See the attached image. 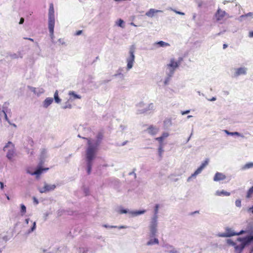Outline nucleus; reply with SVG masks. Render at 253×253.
I'll use <instances>...</instances> for the list:
<instances>
[{
    "instance_id": "nucleus-30",
    "label": "nucleus",
    "mask_w": 253,
    "mask_h": 253,
    "mask_svg": "<svg viewBox=\"0 0 253 253\" xmlns=\"http://www.w3.org/2000/svg\"><path fill=\"white\" fill-rule=\"evenodd\" d=\"M54 99L55 102L57 103H60V102L61 101V99L59 97L58 91L57 90H56L55 92H54Z\"/></svg>"
},
{
    "instance_id": "nucleus-61",
    "label": "nucleus",
    "mask_w": 253,
    "mask_h": 253,
    "mask_svg": "<svg viewBox=\"0 0 253 253\" xmlns=\"http://www.w3.org/2000/svg\"><path fill=\"white\" fill-rule=\"evenodd\" d=\"M29 221H30V219H29V218L26 219L25 220V222H26V223L27 224H28V223H29Z\"/></svg>"
},
{
    "instance_id": "nucleus-21",
    "label": "nucleus",
    "mask_w": 253,
    "mask_h": 253,
    "mask_svg": "<svg viewBox=\"0 0 253 253\" xmlns=\"http://www.w3.org/2000/svg\"><path fill=\"white\" fill-rule=\"evenodd\" d=\"M226 178V176L223 173L217 172L213 177L214 181H219L220 180H224Z\"/></svg>"
},
{
    "instance_id": "nucleus-2",
    "label": "nucleus",
    "mask_w": 253,
    "mask_h": 253,
    "mask_svg": "<svg viewBox=\"0 0 253 253\" xmlns=\"http://www.w3.org/2000/svg\"><path fill=\"white\" fill-rule=\"evenodd\" d=\"M253 241V235L245 238H238L236 242L233 241L231 239L226 240V242L229 245L234 247L237 253H241L245 247Z\"/></svg>"
},
{
    "instance_id": "nucleus-28",
    "label": "nucleus",
    "mask_w": 253,
    "mask_h": 253,
    "mask_svg": "<svg viewBox=\"0 0 253 253\" xmlns=\"http://www.w3.org/2000/svg\"><path fill=\"white\" fill-rule=\"evenodd\" d=\"M251 168H253V162H250L246 164L244 166L242 167V169L243 170H245Z\"/></svg>"
},
{
    "instance_id": "nucleus-10",
    "label": "nucleus",
    "mask_w": 253,
    "mask_h": 253,
    "mask_svg": "<svg viewBox=\"0 0 253 253\" xmlns=\"http://www.w3.org/2000/svg\"><path fill=\"white\" fill-rule=\"evenodd\" d=\"M169 135V132H163L160 136L155 138V140L158 141V144L166 145L167 142L165 140Z\"/></svg>"
},
{
    "instance_id": "nucleus-42",
    "label": "nucleus",
    "mask_w": 253,
    "mask_h": 253,
    "mask_svg": "<svg viewBox=\"0 0 253 253\" xmlns=\"http://www.w3.org/2000/svg\"><path fill=\"white\" fill-rule=\"evenodd\" d=\"M28 145H29V147H32L33 146V144H34L33 141L31 139H29L28 140Z\"/></svg>"
},
{
    "instance_id": "nucleus-29",
    "label": "nucleus",
    "mask_w": 253,
    "mask_h": 253,
    "mask_svg": "<svg viewBox=\"0 0 253 253\" xmlns=\"http://www.w3.org/2000/svg\"><path fill=\"white\" fill-rule=\"evenodd\" d=\"M253 12H249L247 14H246L245 15H242L241 16H240V17L239 18V20L240 21H243L244 20V19L245 17H250L251 18H253Z\"/></svg>"
},
{
    "instance_id": "nucleus-11",
    "label": "nucleus",
    "mask_w": 253,
    "mask_h": 253,
    "mask_svg": "<svg viewBox=\"0 0 253 253\" xmlns=\"http://www.w3.org/2000/svg\"><path fill=\"white\" fill-rule=\"evenodd\" d=\"M227 15V13L225 11L218 8L215 14V18L217 21L221 22L223 21L224 17Z\"/></svg>"
},
{
    "instance_id": "nucleus-20",
    "label": "nucleus",
    "mask_w": 253,
    "mask_h": 253,
    "mask_svg": "<svg viewBox=\"0 0 253 253\" xmlns=\"http://www.w3.org/2000/svg\"><path fill=\"white\" fill-rule=\"evenodd\" d=\"M48 169V168L42 169L41 167H39L37 169L33 172L30 171L29 170H28L27 172L31 175H37V177H38L43 171H46Z\"/></svg>"
},
{
    "instance_id": "nucleus-18",
    "label": "nucleus",
    "mask_w": 253,
    "mask_h": 253,
    "mask_svg": "<svg viewBox=\"0 0 253 253\" xmlns=\"http://www.w3.org/2000/svg\"><path fill=\"white\" fill-rule=\"evenodd\" d=\"M28 88L31 91L37 95H40L44 92V90L42 88H36L32 86H28Z\"/></svg>"
},
{
    "instance_id": "nucleus-25",
    "label": "nucleus",
    "mask_w": 253,
    "mask_h": 253,
    "mask_svg": "<svg viewBox=\"0 0 253 253\" xmlns=\"http://www.w3.org/2000/svg\"><path fill=\"white\" fill-rule=\"evenodd\" d=\"M159 241L158 238H154L150 239L146 243L147 246H152L153 245H158Z\"/></svg>"
},
{
    "instance_id": "nucleus-3",
    "label": "nucleus",
    "mask_w": 253,
    "mask_h": 253,
    "mask_svg": "<svg viewBox=\"0 0 253 253\" xmlns=\"http://www.w3.org/2000/svg\"><path fill=\"white\" fill-rule=\"evenodd\" d=\"M55 23V16L54 5L52 3H50L49 5V9L48 11V28L50 34V38L53 40L54 36V28Z\"/></svg>"
},
{
    "instance_id": "nucleus-59",
    "label": "nucleus",
    "mask_w": 253,
    "mask_h": 253,
    "mask_svg": "<svg viewBox=\"0 0 253 253\" xmlns=\"http://www.w3.org/2000/svg\"><path fill=\"white\" fill-rule=\"evenodd\" d=\"M216 98L215 97H213L212 98H211V99H210L209 100L211 101H215L216 100Z\"/></svg>"
},
{
    "instance_id": "nucleus-47",
    "label": "nucleus",
    "mask_w": 253,
    "mask_h": 253,
    "mask_svg": "<svg viewBox=\"0 0 253 253\" xmlns=\"http://www.w3.org/2000/svg\"><path fill=\"white\" fill-rule=\"evenodd\" d=\"M189 112H190V110H186L185 111H181V113L182 115H184L188 114Z\"/></svg>"
},
{
    "instance_id": "nucleus-31",
    "label": "nucleus",
    "mask_w": 253,
    "mask_h": 253,
    "mask_svg": "<svg viewBox=\"0 0 253 253\" xmlns=\"http://www.w3.org/2000/svg\"><path fill=\"white\" fill-rule=\"evenodd\" d=\"M156 44H158L159 45V46L161 47H166V46H169L170 45L169 43L163 41H160L156 43Z\"/></svg>"
},
{
    "instance_id": "nucleus-43",
    "label": "nucleus",
    "mask_w": 253,
    "mask_h": 253,
    "mask_svg": "<svg viewBox=\"0 0 253 253\" xmlns=\"http://www.w3.org/2000/svg\"><path fill=\"white\" fill-rule=\"evenodd\" d=\"M2 240L5 241L7 242L10 239V237H9L7 235H4L2 238Z\"/></svg>"
},
{
    "instance_id": "nucleus-57",
    "label": "nucleus",
    "mask_w": 253,
    "mask_h": 253,
    "mask_svg": "<svg viewBox=\"0 0 253 253\" xmlns=\"http://www.w3.org/2000/svg\"><path fill=\"white\" fill-rule=\"evenodd\" d=\"M58 42H59V43H61L62 44L64 43V42L63 41V40H62L61 39L58 40Z\"/></svg>"
},
{
    "instance_id": "nucleus-26",
    "label": "nucleus",
    "mask_w": 253,
    "mask_h": 253,
    "mask_svg": "<svg viewBox=\"0 0 253 253\" xmlns=\"http://www.w3.org/2000/svg\"><path fill=\"white\" fill-rule=\"evenodd\" d=\"M224 131L227 134V135H231V136H239V137H241L242 138H244V136L238 132H229V131L227 130H224Z\"/></svg>"
},
{
    "instance_id": "nucleus-7",
    "label": "nucleus",
    "mask_w": 253,
    "mask_h": 253,
    "mask_svg": "<svg viewBox=\"0 0 253 253\" xmlns=\"http://www.w3.org/2000/svg\"><path fill=\"white\" fill-rule=\"evenodd\" d=\"M149 230L150 232V236L153 237L156 236L158 231V216L154 215L149 224Z\"/></svg>"
},
{
    "instance_id": "nucleus-60",
    "label": "nucleus",
    "mask_w": 253,
    "mask_h": 253,
    "mask_svg": "<svg viewBox=\"0 0 253 253\" xmlns=\"http://www.w3.org/2000/svg\"><path fill=\"white\" fill-rule=\"evenodd\" d=\"M196 17V14L194 13L193 15V19L195 20Z\"/></svg>"
},
{
    "instance_id": "nucleus-1",
    "label": "nucleus",
    "mask_w": 253,
    "mask_h": 253,
    "mask_svg": "<svg viewBox=\"0 0 253 253\" xmlns=\"http://www.w3.org/2000/svg\"><path fill=\"white\" fill-rule=\"evenodd\" d=\"M87 147L85 151V158L87 166V172L90 174L93 161L95 160L99 141L97 139H87Z\"/></svg>"
},
{
    "instance_id": "nucleus-58",
    "label": "nucleus",
    "mask_w": 253,
    "mask_h": 253,
    "mask_svg": "<svg viewBox=\"0 0 253 253\" xmlns=\"http://www.w3.org/2000/svg\"><path fill=\"white\" fill-rule=\"evenodd\" d=\"M248 211H251L253 213V206L252 207L250 208Z\"/></svg>"
},
{
    "instance_id": "nucleus-64",
    "label": "nucleus",
    "mask_w": 253,
    "mask_h": 253,
    "mask_svg": "<svg viewBox=\"0 0 253 253\" xmlns=\"http://www.w3.org/2000/svg\"><path fill=\"white\" fill-rule=\"evenodd\" d=\"M192 116H191V115H189V116H187V119H190V118H192Z\"/></svg>"
},
{
    "instance_id": "nucleus-14",
    "label": "nucleus",
    "mask_w": 253,
    "mask_h": 253,
    "mask_svg": "<svg viewBox=\"0 0 253 253\" xmlns=\"http://www.w3.org/2000/svg\"><path fill=\"white\" fill-rule=\"evenodd\" d=\"M56 187L55 184H48L45 183L43 187L39 188V191L41 193H45L50 191L53 190Z\"/></svg>"
},
{
    "instance_id": "nucleus-4",
    "label": "nucleus",
    "mask_w": 253,
    "mask_h": 253,
    "mask_svg": "<svg viewBox=\"0 0 253 253\" xmlns=\"http://www.w3.org/2000/svg\"><path fill=\"white\" fill-rule=\"evenodd\" d=\"M182 60L181 58L176 59L171 58L166 65V74L169 77L174 74L176 69L179 67Z\"/></svg>"
},
{
    "instance_id": "nucleus-23",
    "label": "nucleus",
    "mask_w": 253,
    "mask_h": 253,
    "mask_svg": "<svg viewBox=\"0 0 253 253\" xmlns=\"http://www.w3.org/2000/svg\"><path fill=\"white\" fill-rule=\"evenodd\" d=\"M215 195L217 196H229L230 195V193L224 190H218L215 191Z\"/></svg>"
},
{
    "instance_id": "nucleus-56",
    "label": "nucleus",
    "mask_w": 253,
    "mask_h": 253,
    "mask_svg": "<svg viewBox=\"0 0 253 253\" xmlns=\"http://www.w3.org/2000/svg\"><path fill=\"white\" fill-rule=\"evenodd\" d=\"M82 33V31L80 30L77 32L76 35L77 36L80 35Z\"/></svg>"
},
{
    "instance_id": "nucleus-32",
    "label": "nucleus",
    "mask_w": 253,
    "mask_h": 253,
    "mask_svg": "<svg viewBox=\"0 0 253 253\" xmlns=\"http://www.w3.org/2000/svg\"><path fill=\"white\" fill-rule=\"evenodd\" d=\"M26 212V207L23 204L20 205V213L22 216L24 215Z\"/></svg>"
},
{
    "instance_id": "nucleus-6",
    "label": "nucleus",
    "mask_w": 253,
    "mask_h": 253,
    "mask_svg": "<svg viewBox=\"0 0 253 253\" xmlns=\"http://www.w3.org/2000/svg\"><path fill=\"white\" fill-rule=\"evenodd\" d=\"M135 47L132 45L130 47L129 50V56L126 59L127 63L126 69L127 71L130 70L133 66L135 60Z\"/></svg>"
},
{
    "instance_id": "nucleus-39",
    "label": "nucleus",
    "mask_w": 253,
    "mask_h": 253,
    "mask_svg": "<svg viewBox=\"0 0 253 253\" xmlns=\"http://www.w3.org/2000/svg\"><path fill=\"white\" fill-rule=\"evenodd\" d=\"M217 236L220 237H229V235H227L226 232L218 233L217 234Z\"/></svg>"
},
{
    "instance_id": "nucleus-5",
    "label": "nucleus",
    "mask_w": 253,
    "mask_h": 253,
    "mask_svg": "<svg viewBox=\"0 0 253 253\" xmlns=\"http://www.w3.org/2000/svg\"><path fill=\"white\" fill-rule=\"evenodd\" d=\"M3 150L6 152V157L7 159L12 161L15 155L14 145L11 142L9 141L3 147Z\"/></svg>"
},
{
    "instance_id": "nucleus-62",
    "label": "nucleus",
    "mask_w": 253,
    "mask_h": 253,
    "mask_svg": "<svg viewBox=\"0 0 253 253\" xmlns=\"http://www.w3.org/2000/svg\"><path fill=\"white\" fill-rule=\"evenodd\" d=\"M26 39H28L32 42H34V40L33 39H31V38H26Z\"/></svg>"
},
{
    "instance_id": "nucleus-8",
    "label": "nucleus",
    "mask_w": 253,
    "mask_h": 253,
    "mask_svg": "<svg viewBox=\"0 0 253 253\" xmlns=\"http://www.w3.org/2000/svg\"><path fill=\"white\" fill-rule=\"evenodd\" d=\"M117 212L120 214L123 213H129L132 216H137L138 215L142 214L145 212V210L130 211L126 209H124L122 207H119L116 209Z\"/></svg>"
},
{
    "instance_id": "nucleus-35",
    "label": "nucleus",
    "mask_w": 253,
    "mask_h": 253,
    "mask_svg": "<svg viewBox=\"0 0 253 253\" xmlns=\"http://www.w3.org/2000/svg\"><path fill=\"white\" fill-rule=\"evenodd\" d=\"M116 24L121 28H123L125 27L124 21L121 19L117 20L116 22Z\"/></svg>"
},
{
    "instance_id": "nucleus-33",
    "label": "nucleus",
    "mask_w": 253,
    "mask_h": 253,
    "mask_svg": "<svg viewBox=\"0 0 253 253\" xmlns=\"http://www.w3.org/2000/svg\"><path fill=\"white\" fill-rule=\"evenodd\" d=\"M145 104L143 102H140L136 104L137 111L138 114V109H142L145 107Z\"/></svg>"
},
{
    "instance_id": "nucleus-15",
    "label": "nucleus",
    "mask_w": 253,
    "mask_h": 253,
    "mask_svg": "<svg viewBox=\"0 0 253 253\" xmlns=\"http://www.w3.org/2000/svg\"><path fill=\"white\" fill-rule=\"evenodd\" d=\"M246 232V231L245 230H241L239 232H235L231 228H226L225 229V232L227 235H229V237L233 236L235 235H240L245 233Z\"/></svg>"
},
{
    "instance_id": "nucleus-53",
    "label": "nucleus",
    "mask_w": 253,
    "mask_h": 253,
    "mask_svg": "<svg viewBox=\"0 0 253 253\" xmlns=\"http://www.w3.org/2000/svg\"><path fill=\"white\" fill-rule=\"evenodd\" d=\"M88 189L87 188H84V192L85 195H87L88 193Z\"/></svg>"
},
{
    "instance_id": "nucleus-45",
    "label": "nucleus",
    "mask_w": 253,
    "mask_h": 253,
    "mask_svg": "<svg viewBox=\"0 0 253 253\" xmlns=\"http://www.w3.org/2000/svg\"><path fill=\"white\" fill-rule=\"evenodd\" d=\"M172 10L176 14H179V15H184L185 14L184 13H183L182 12L178 11H177V10H174V9H172Z\"/></svg>"
},
{
    "instance_id": "nucleus-63",
    "label": "nucleus",
    "mask_w": 253,
    "mask_h": 253,
    "mask_svg": "<svg viewBox=\"0 0 253 253\" xmlns=\"http://www.w3.org/2000/svg\"><path fill=\"white\" fill-rule=\"evenodd\" d=\"M130 25H132V26H133L134 27L136 26V25L134 23H133L132 22L130 23Z\"/></svg>"
},
{
    "instance_id": "nucleus-12",
    "label": "nucleus",
    "mask_w": 253,
    "mask_h": 253,
    "mask_svg": "<svg viewBox=\"0 0 253 253\" xmlns=\"http://www.w3.org/2000/svg\"><path fill=\"white\" fill-rule=\"evenodd\" d=\"M248 69L245 67H240L234 69V77H237L241 75H246L247 74Z\"/></svg>"
},
{
    "instance_id": "nucleus-50",
    "label": "nucleus",
    "mask_w": 253,
    "mask_h": 253,
    "mask_svg": "<svg viewBox=\"0 0 253 253\" xmlns=\"http://www.w3.org/2000/svg\"><path fill=\"white\" fill-rule=\"evenodd\" d=\"M49 214V213L48 212H46L44 213L43 215H44V217L45 219H46L47 218V217L48 216Z\"/></svg>"
},
{
    "instance_id": "nucleus-19",
    "label": "nucleus",
    "mask_w": 253,
    "mask_h": 253,
    "mask_svg": "<svg viewBox=\"0 0 253 253\" xmlns=\"http://www.w3.org/2000/svg\"><path fill=\"white\" fill-rule=\"evenodd\" d=\"M147 131L149 134L155 135L159 131V128L158 127L151 126L147 128Z\"/></svg>"
},
{
    "instance_id": "nucleus-38",
    "label": "nucleus",
    "mask_w": 253,
    "mask_h": 253,
    "mask_svg": "<svg viewBox=\"0 0 253 253\" xmlns=\"http://www.w3.org/2000/svg\"><path fill=\"white\" fill-rule=\"evenodd\" d=\"M69 101H68V102H67L65 103V105H64V106L62 107V108H63V109H67V108L71 109V108H72V105H71L70 103H69Z\"/></svg>"
},
{
    "instance_id": "nucleus-16",
    "label": "nucleus",
    "mask_w": 253,
    "mask_h": 253,
    "mask_svg": "<svg viewBox=\"0 0 253 253\" xmlns=\"http://www.w3.org/2000/svg\"><path fill=\"white\" fill-rule=\"evenodd\" d=\"M68 95L69 96L68 98V101L72 102L76 99H80L81 98L80 95L77 94L75 91H70L68 92Z\"/></svg>"
},
{
    "instance_id": "nucleus-49",
    "label": "nucleus",
    "mask_w": 253,
    "mask_h": 253,
    "mask_svg": "<svg viewBox=\"0 0 253 253\" xmlns=\"http://www.w3.org/2000/svg\"><path fill=\"white\" fill-rule=\"evenodd\" d=\"M4 185L3 183L0 181V188L1 190H2L4 188Z\"/></svg>"
},
{
    "instance_id": "nucleus-9",
    "label": "nucleus",
    "mask_w": 253,
    "mask_h": 253,
    "mask_svg": "<svg viewBox=\"0 0 253 253\" xmlns=\"http://www.w3.org/2000/svg\"><path fill=\"white\" fill-rule=\"evenodd\" d=\"M209 164V160L207 159L201 164V166L191 174L187 179L188 181H190L192 178H196V176L200 174L203 170L208 166Z\"/></svg>"
},
{
    "instance_id": "nucleus-46",
    "label": "nucleus",
    "mask_w": 253,
    "mask_h": 253,
    "mask_svg": "<svg viewBox=\"0 0 253 253\" xmlns=\"http://www.w3.org/2000/svg\"><path fill=\"white\" fill-rule=\"evenodd\" d=\"M169 77L168 76V77H167L166 79H165V81H164V84H167L169 82Z\"/></svg>"
},
{
    "instance_id": "nucleus-37",
    "label": "nucleus",
    "mask_w": 253,
    "mask_h": 253,
    "mask_svg": "<svg viewBox=\"0 0 253 253\" xmlns=\"http://www.w3.org/2000/svg\"><path fill=\"white\" fill-rule=\"evenodd\" d=\"M31 222L32 223V227H31V230L30 231H29V233H31L32 232H33L35 230L36 227V222H32V221H31Z\"/></svg>"
},
{
    "instance_id": "nucleus-48",
    "label": "nucleus",
    "mask_w": 253,
    "mask_h": 253,
    "mask_svg": "<svg viewBox=\"0 0 253 253\" xmlns=\"http://www.w3.org/2000/svg\"><path fill=\"white\" fill-rule=\"evenodd\" d=\"M120 128H121V130L123 131V130H125L126 128V126L124 125H121Z\"/></svg>"
},
{
    "instance_id": "nucleus-22",
    "label": "nucleus",
    "mask_w": 253,
    "mask_h": 253,
    "mask_svg": "<svg viewBox=\"0 0 253 253\" xmlns=\"http://www.w3.org/2000/svg\"><path fill=\"white\" fill-rule=\"evenodd\" d=\"M159 12H162V11L160 10H157L154 8H151L147 12H146L145 15L148 17L152 18L154 16L155 14Z\"/></svg>"
},
{
    "instance_id": "nucleus-54",
    "label": "nucleus",
    "mask_w": 253,
    "mask_h": 253,
    "mask_svg": "<svg viewBox=\"0 0 253 253\" xmlns=\"http://www.w3.org/2000/svg\"><path fill=\"white\" fill-rule=\"evenodd\" d=\"M33 199H34V202L36 204H37H37H38V203H39V201H38V200H37L35 197H34V198H33Z\"/></svg>"
},
{
    "instance_id": "nucleus-24",
    "label": "nucleus",
    "mask_w": 253,
    "mask_h": 253,
    "mask_svg": "<svg viewBox=\"0 0 253 253\" xmlns=\"http://www.w3.org/2000/svg\"><path fill=\"white\" fill-rule=\"evenodd\" d=\"M53 101V99L51 97H47L45 99L42 103L43 107L47 108Z\"/></svg>"
},
{
    "instance_id": "nucleus-34",
    "label": "nucleus",
    "mask_w": 253,
    "mask_h": 253,
    "mask_svg": "<svg viewBox=\"0 0 253 253\" xmlns=\"http://www.w3.org/2000/svg\"><path fill=\"white\" fill-rule=\"evenodd\" d=\"M253 196V186L251 187L248 191L246 197L247 198H250Z\"/></svg>"
},
{
    "instance_id": "nucleus-17",
    "label": "nucleus",
    "mask_w": 253,
    "mask_h": 253,
    "mask_svg": "<svg viewBox=\"0 0 253 253\" xmlns=\"http://www.w3.org/2000/svg\"><path fill=\"white\" fill-rule=\"evenodd\" d=\"M154 106L153 103H149L145 104V107L142 109H138V114H142L148 111L152 110L154 109Z\"/></svg>"
},
{
    "instance_id": "nucleus-27",
    "label": "nucleus",
    "mask_w": 253,
    "mask_h": 253,
    "mask_svg": "<svg viewBox=\"0 0 253 253\" xmlns=\"http://www.w3.org/2000/svg\"><path fill=\"white\" fill-rule=\"evenodd\" d=\"M165 145L158 144V155L160 157H162L163 153L164 152V147Z\"/></svg>"
},
{
    "instance_id": "nucleus-40",
    "label": "nucleus",
    "mask_w": 253,
    "mask_h": 253,
    "mask_svg": "<svg viewBox=\"0 0 253 253\" xmlns=\"http://www.w3.org/2000/svg\"><path fill=\"white\" fill-rule=\"evenodd\" d=\"M110 227L111 228H117L119 229H126L127 228V226H124V225H122V226H110Z\"/></svg>"
},
{
    "instance_id": "nucleus-52",
    "label": "nucleus",
    "mask_w": 253,
    "mask_h": 253,
    "mask_svg": "<svg viewBox=\"0 0 253 253\" xmlns=\"http://www.w3.org/2000/svg\"><path fill=\"white\" fill-rule=\"evenodd\" d=\"M249 37L250 38H253V31H250L249 33Z\"/></svg>"
},
{
    "instance_id": "nucleus-13",
    "label": "nucleus",
    "mask_w": 253,
    "mask_h": 253,
    "mask_svg": "<svg viewBox=\"0 0 253 253\" xmlns=\"http://www.w3.org/2000/svg\"><path fill=\"white\" fill-rule=\"evenodd\" d=\"M163 247L165 253H179L175 248L169 244H165Z\"/></svg>"
},
{
    "instance_id": "nucleus-51",
    "label": "nucleus",
    "mask_w": 253,
    "mask_h": 253,
    "mask_svg": "<svg viewBox=\"0 0 253 253\" xmlns=\"http://www.w3.org/2000/svg\"><path fill=\"white\" fill-rule=\"evenodd\" d=\"M233 1L234 0H224L223 3L224 4H225L227 2H233Z\"/></svg>"
},
{
    "instance_id": "nucleus-41",
    "label": "nucleus",
    "mask_w": 253,
    "mask_h": 253,
    "mask_svg": "<svg viewBox=\"0 0 253 253\" xmlns=\"http://www.w3.org/2000/svg\"><path fill=\"white\" fill-rule=\"evenodd\" d=\"M235 205L237 207H241V201L239 199H237L235 201Z\"/></svg>"
},
{
    "instance_id": "nucleus-55",
    "label": "nucleus",
    "mask_w": 253,
    "mask_h": 253,
    "mask_svg": "<svg viewBox=\"0 0 253 253\" xmlns=\"http://www.w3.org/2000/svg\"><path fill=\"white\" fill-rule=\"evenodd\" d=\"M24 19L23 18H21L20 20L19 24H22L24 23Z\"/></svg>"
},
{
    "instance_id": "nucleus-44",
    "label": "nucleus",
    "mask_w": 253,
    "mask_h": 253,
    "mask_svg": "<svg viewBox=\"0 0 253 253\" xmlns=\"http://www.w3.org/2000/svg\"><path fill=\"white\" fill-rule=\"evenodd\" d=\"M158 210H159V205H156L155 207V215H157V213L158 212Z\"/></svg>"
},
{
    "instance_id": "nucleus-36",
    "label": "nucleus",
    "mask_w": 253,
    "mask_h": 253,
    "mask_svg": "<svg viewBox=\"0 0 253 253\" xmlns=\"http://www.w3.org/2000/svg\"><path fill=\"white\" fill-rule=\"evenodd\" d=\"M46 150L45 149L42 150V151L41 152V161L40 163L42 164V163H43L42 159H44L46 157Z\"/></svg>"
}]
</instances>
